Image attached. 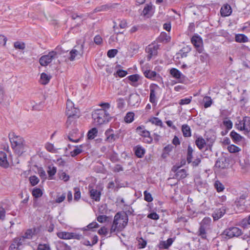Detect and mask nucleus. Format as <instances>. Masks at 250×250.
Masks as SVG:
<instances>
[{
    "mask_svg": "<svg viewBox=\"0 0 250 250\" xmlns=\"http://www.w3.org/2000/svg\"><path fill=\"white\" fill-rule=\"evenodd\" d=\"M118 53V50L116 49H110L107 51V55L110 58H112L114 57Z\"/></svg>",
    "mask_w": 250,
    "mask_h": 250,
    "instance_id": "55",
    "label": "nucleus"
},
{
    "mask_svg": "<svg viewBox=\"0 0 250 250\" xmlns=\"http://www.w3.org/2000/svg\"><path fill=\"white\" fill-rule=\"evenodd\" d=\"M98 130L94 127L89 130L87 133V138L89 140L93 139L97 135Z\"/></svg>",
    "mask_w": 250,
    "mask_h": 250,
    "instance_id": "40",
    "label": "nucleus"
},
{
    "mask_svg": "<svg viewBox=\"0 0 250 250\" xmlns=\"http://www.w3.org/2000/svg\"><path fill=\"white\" fill-rule=\"evenodd\" d=\"M144 199L145 201L148 202H150L153 200V198L152 197L151 194L150 193L148 192L146 190L144 191Z\"/></svg>",
    "mask_w": 250,
    "mask_h": 250,
    "instance_id": "54",
    "label": "nucleus"
},
{
    "mask_svg": "<svg viewBox=\"0 0 250 250\" xmlns=\"http://www.w3.org/2000/svg\"><path fill=\"white\" fill-rule=\"evenodd\" d=\"M149 121L153 124H154L157 126H160L161 127H164L162 121L157 117H153Z\"/></svg>",
    "mask_w": 250,
    "mask_h": 250,
    "instance_id": "44",
    "label": "nucleus"
},
{
    "mask_svg": "<svg viewBox=\"0 0 250 250\" xmlns=\"http://www.w3.org/2000/svg\"><path fill=\"white\" fill-rule=\"evenodd\" d=\"M235 40L237 42H246L248 41V38L244 34H237L235 35Z\"/></svg>",
    "mask_w": 250,
    "mask_h": 250,
    "instance_id": "35",
    "label": "nucleus"
},
{
    "mask_svg": "<svg viewBox=\"0 0 250 250\" xmlns=\"http://www.w3.org/2000/svg\"><path fill=\"white\" fill-rule=\"evenodd\" d=\"M109 159L110 161L113 163H115L119 161L118 154L115 152H114L112 155H110Z\"/></svg>",
    "mask_w": 250,
    "mask_h": 250,
    "instance_id": "58",
    "label": "nucleus"
},
{
    "mask_svg": "<svg viewBox=\"0 0 250 250\" xmlns=\"http://www.w3.org/2000/svg\"><path fill=\"white\" fill-rule=\"evenodd\" d=\"M147 217L153 220H157L159 219V216L155 212H153L148 214Z\"/></svg>",
    "mask_w": 250,
    "mask_h": 250,
    "instance_id": "59",
    "label": "nucleus"
},
{
    "mask_svg": "<svg viewBox=\"0 0 250 250\" xmlns=\"http://www.w3.org/2000/svg\"><path fill=\"white\" fill-rule=\"evenodd\" d=\"M51 77V76L48 75L45 73H42L41 75V83L44 85L47 84Z\"/></svg>",
    "mask_w": 250,
    "mask_h": 250,
    "instance_id": "33",
    "label": "nucleus"
},
{
    "mask_svg": "<svg viewBox=\"0 0 250 250\" xmlns=\"http://www.w3.org/2000/svg\"><path fill=\"white\" fill-rule=\"evenodd\" d=\"M9 166L6 153L2 151H0V166L3 168H7Z\"/></svg>",
    "mask_w": 250,
    "mask_h": 250,
    "instance_id": "17",
    "label": "nucleus"
},
{
    "mask_svg": "<svg viewBox=\"0 0 250 250\" xmlns=\"http://www.w3.org/2000/svg\"><path fill=\"white\" fill-rule=\"evenodd\" d=\"M66 115H71L72 114L80 115L79 109L74 107L73 103L70 100H68L66 104Z\"/></svg>",
    "mask_w": 250,
    "mask_h": 250,
    "instance_id": "12",
    "label": "nucleus"
},
{
    "mask_svg": "<svg viewBox=\"0 0 250 250\" xmlns=\"http://www.w3.org/2000/svg\"><path fill=\"white\" fill-rule=\"evenodd\" d=\"M56 172L57 168L55 167L49 166L47 170V172L49 176V179L50 180L52 179L53 176L56 174Z\"/></svg>",
    "mask_w": 250,
    "mask_h": 250,
    "instance_id": "38",
    "label": "nucleus"
},
{
    "mask_svg": "<svg viewBox=\"0 0 250 250\" xmlns=\"http://www.w3.org/2000/svg\"><path fill=\"white\" fill-rule=\"evenodd\" d=\"M14 47L16 49L23 50L25 47V43L22 42H16L14 43Z\"/></svg>",
    "mask_w": 250,
    "mask_h": 250,
    "instance_id": "53",
    "label": "nucleus"
},
{
    "mask_svg": "<svg viewBox=\"0 0 250 250\" xmlns=\"http://www.w3.org/2000/svg\"><path fill=\"white\" fill-rule=\"evenodd\" d=\"M242 234L241 229L237 227H230L225 229L220 234L223 240H227L234 237H238Z\"/></svg>",
    "mask_w": 250,
    "mask_h": 250,
    "instance_id": "4",
    "label": "nucleus"
},
{
    "mask_svg": "<svg viewBox=\"0 0 250 250\" xmlns=\"http://www.w3.org/2000/svg\"><path fill=\"white\" fill-rule=\"evenodd\" d=\"M84 146V145H81L80 146H75L76 148L70 152L71 156L72 157H75L83 152L84 150L83 149V148Z\"/></svg>",
    "mask_w": 250,
    "mask_h": 250,
    "instance_id": "26",
    "label": "nucleus"
},
{
    "mask_svg": "<svg viewBox=\"0 0 250 250\" xmlns=\"http://www.w3.org/2000/svg\"><path fill=\"white\" fill-rule=\"evenodd\" d=\"M29 180L30 184L32 186H35V185H37L40 181L39 179L35 175L30 176L29 177Z\"/></svg>",
    "mask_w": 250,
    "mask_h": 250,
    "instance_id": "47",
    "label": "nucleus"
},
{
    "mask_svg": "<svg viewBox=\"0 0 250 250\" xmlns=\"http://www.w3.org/2000/svg\"><path fill=\"white\" fill-rule=\"evenodd\" d=\"M99 227V224L96 222H93L88 224L85 228L83 229V230H91L95 231L94 229L98 228Z\"/></svg>",
    "mask_w": 250,
    "mask_h": 250,
    "instance_id": "37",
    "label": "nucleus"
},
{
    "mask_svg": "<svg viewBox=\"0 0 250 250\" xmlns=\"http://www.w3.org/2000/svg\"><path fill=\"white\" fill-rule=\"evenodd\" d=\"M191 42L199 53L202 52L203 50V42L202 38L199 36H193L191 39Z\"/></svg>",
    "mask_w": 250,
    "mask_h": 250,
    "instance_id": "10",
    "label": "nucleus"
},
{
    "mask_svg": "<svg viewBox=\"0 0 250 250\" xmlns=\"http://www.w3.org/2000/svg\"><path fill=\"white\" fill-rule=\"evenodd\" d=\"M248 194L247 193L242 194L239 197L237 198L235 202V205L240 209H245L246 199L248 197Z\"/></svg>",
    "mask_w": 250,
    "mask_h": 250,
    "instance_id": "11",
    "label": "nucleus"
},
{
    "mask_svg": "<svg viewBox=\"0 0 250 250\" xmlns=\"http://www.w3.org/2000/svg\"><path fill=\"white\" fill-rule=\"evenodd\" d=\"M195 143L200 150H202L206 146L205 140L201 136L196 138Z\"/></svg>",
    "mask_w": 250,
    "mask_h": 250,
    "instance_id": "25",
    "label": "nucleus"
},
{
    "mask_svg": "<svg viewBox=\"0 0 250 250\" xmlns=\"http://www.w3.org/2000/svg\"><path fill=\"white\" fill-rule=\"evenodd\" d=\"M89 193L90 198L96 202H99L101 199V191L96 188H91L89 186Z\"/></svg>",
    "mask_w": 250,
    "mask_h": 250,
    "instance_id": "14",
    "label": "nucleus"
},
{
    "mask_svg": "<svg viewBox=\"0 0 250 250\" xmlns=\"http://www.w3.org/2000/svg\"><path fill=\"white\" fill-rule=\"evenodd\" d=\"M117 107L119 108H122L125 105L124 100L123 98H119L117 100Z\"/></svg>",
    "mask_w": 250,
    "mask_h": 250,
    "instance_id": "62",
    "label": "nucleus"
},
{
    "mask_svg": "<svg viewBox=\"0 0 250 250\" xmlns=\"http://www.w3.org/2000/svg\"><path fill=\"white\" fill-rule=\"evenodd\" d=\"M57 250H71V247L62 241H58L57 244Z\"/></svg>",
    "mask_w": 250,
    "mask_h": 250,
    "instance_id": "32",
    "label": "nucleus"
},
{
    "mask_svg": "<svg viewBox=\"0 0 250 250\" xmlns=\"http://www.w3.org/2000/svg\"><path fill=\"white\" fill-rule=\"evenodd\" d=\"M139 100V95L137 94H131L129 95L128 103L133 105H135Z\"/></svg>",
    "mask_w": 250,
    "mask_h": 250,
    "instance_id": "30",
    "label": "nucleus"
},
{
    "mask_svg": "<svg viewBox=\"0 0 250 250\" xmlns=\"http://www.w3.org/2000/svg\"><path fill=\"white\" fill-rule=\"evenodd\" d=\"M226 209L227 208L224 206L216 209L212 213L213 220L216 221L221 218L226 213Z\"/></svg>",
    "mask_w": 250,
    "mask_h": 250,
    "instance_id": "16",
    "label": "nucleus"
},
{
    "mask_svg": "<svg viewBox=\"0 0 250 250\" xmlns=\"http://www.w3.org/2000/svg\"><path fill=\"white\" fill-rule=\"evenodd\" d=\"M74 200L78 201L81 198V192L80 188L76 187L74 188Z\"/></svg>",
    "mask_w": 250,
    "mask_h": 250,
    "instance_id": "51",
    "label": "nucleus"
},
{
    "mask_svg": "<svg viewBox=\"0 0 250 250\" xmlns=\"http://www.w3.org/2000/svg\"><path fill=\"white\" fill-rule=\"evenodd\" d=\"M9 138L12 147L17 155H21L25 151V145L22 138L16 136L15 133L12 132L9 134Z\"/></svg>",
    "mask_w": 250,
    "mask_h": 250,
    "instance_id": "2",
    "label": "nucleus"
},
{
    "mask_svg": "<svg viewBox=\"0 0 250 250\" xmlns=\"http://www.w3.org/2000/svg\"><path fill=\"white\" fill-rule=\"evenodd\" d=\"M66 195L65 193H62L61 195H58L56 199V202L57 203H61L65 199Z\"/></svg>",
    "mask_w": 250,
    "mask_h": 250,
    "instance_id": "60",
    "label": "nucleus"
},
{
    "mask_svg": "<svg viewBox=\"0 0 250 250\" xmlns=\"http://www.w3.org/2000/svg\"><path fill=\"white\" fill-rule=\"evenodd\" d=\"M170 74L175 79L178 80L179 81L181 79H184L185 76L177 69L172 68L170 70Z\"/></svg>",
    "mask_w": 250,
    "mask_h": 250,
    "instance_id": "19",
    "label": "nucleus"
},
{
    "mask_svg": "<svg viewBox=\"0 0 250 250\" xmlns=\"http://www.w3.org/2000/svg\"><path fill=\"white\" fill-rule=\"evenodd\" d=\"M220 13L222 17L229 16L232 13V9L230 6L228 4L223 5L221 8Z\"/></svg>",
    "mask_w": 250,
    "mask_h": 250,
    "instance_id": "20",
    "label": "nucleus"
},
{
    "mask_svg": "<svg viewBox=\"0 0 250 250\" xmlns=\"http://www.w3.org/2000/svg\"><path fill=\"white\" fill-rule=\"evenodd\" d=\"M37 250H50V248L49 246L46 244H40L38 246Z\"/></svg>",
    "mask_w": 250,
    "mask_h": 250,
    "instance_id": "64",
    "label": "nucleus"
},
{
    "mask_svg": "<svg viewBox=\"0 0 250 250\" xmlns=\"http://www.w3.org/2000/svg\"><path fill=\"white\" fill-rule=\"evenodd\" d=\"M128 80L131 82V83L130 84L134 87H137L138 86V84L136 83L137 82L139 79V75L138 74H133L127 77Z\"/></svg>",
    "mask_w": 250,
    "mask_h": 250,
    "instance_id": "29",
    "label": "nucleus"
},
{
    "mask_svg": "<svg viewBox=\"0 0 250 250\" xmlns=\"http://www.w3.org/2000/svg\"><path fill=\"white\" fill-rule=\"evenodd\" d=\"M92 117L95 123L98 125L107 123L111 119L109 113L104 109H99L95 110L92 114Z\"/></svg>",
    "mask_w": 250,
    "mask_h": 250,
    "instance_id": "3",
    "label": "nucleus"
},
{
    "mask_svg": "<svg viewBox=\"0 0 250 250\" xmlns=\"http://www.w3.org/2000/svg\"><path fill=\"white\" fill-rule=\"evenodd\" d=\"M57 236L62 239H71V232H59L57 233Z\"/></svg>",
    "mask_w": 250,
    "mask_h": 250,
    "instance_id": "36",
    "label": "nucleus"
},
{
    "mask_svg": "<svg viewBox=\"0 0 250 250\" xmlns=\"http://www.w3.org/2000/svg\"><path fill=\"white\" fill-rule=\"evenodd\" d=\"M181 129L183 136L185 137H189L191 136V129L188 125L185 124L182 125Z\"/></svg>",
    "mask_w": 250,
    "mask_h": 250,
    "instance_id": "28",
    "label": "nucleus"
},
{
    "mask_svg": "<svg viewBox=\"0 0 250 250\" xmlns=\"http://www.w3.org/2000/svg\"><path fill=\"white\" fill-rule=\"evenodd\" d=\"M209 220L208 219L204 218L200 223V226L197 232L198 235L200 236L203 239H207V229L208 224Z\"/></svg>",
    "mask_w": 250,
    "mask_h": 250,
    "instance_id": "6",
    "label": "nucleus"
},
{
    "mask_svg": "<svg viewBox=\"0 0 250 250\" xmlns=\"http://www.w3.org/2000/svg\"><path fill=\"white\" fill-rule=\"evenodd\" d=\"M128 216L124 213L119 212L114 217V220L110 228V234L122 231L126 227L128 222Z\"/></svg>",
    "mask_w": 250,
    "mask_h": 250,
    "instance_id": "1",
    "label": "nucleus"
},
{
    "mask_svg": "<svg viewBox=\"0 0 250 250\" xmlns=\"http://www.w3.org/2000/svg\"><path fill=\"white\" fill-rule=\"evenodd\" d=\"M84 43V42L83 43ZM83 44H81L80 46H75L74 48L73 49L69 52V57L68 60L70 61H73L77 55L82 56L83 54Z\"/></svg>",
    "mask_w": 250,
    "mask_h": 250,
    "instance_id": "8",
    "label": "nucleus"
},
{
    "mask_svg": "<svg viewBox=\"0 0 250 250\" xmlns=\"http://www.w3.org/2000/svg\"><path fill=\"white\" fill-rule=\"evenodd\" d=\"M78 131L77 129H72L69 133L67 136L69 140L72 142L78 143L80 140V138L78 137Z\"/></svg>",
    "mask_w": 250,
    "mask_h": 250,
    "instance_id": "18",
    "label": "nucleus"
},
{
    "mask_svg": "<svg viewBox=\"0 0 250 250\" xmlns=\"http://www.w3.org/2000/svg\"><path fill=\"white\" fill-rule=\"evenodd\" d=\"M134 152H135V155L138 158H142L143 157V156L144 155V154L145 153L146 150L143 147H142L138 145V146H137L134 148Z\"/></svg>",
    "mask_w": 250,
    "mask_h": 250,
    "instance_id": "27",
    "label": "nucleus"
},
{
    "mask_svg": "<svg viewBox=\"0 0 250 250\" xmlns=\"http://www.w3.org/2000/svg\"><path fill=\"white\" fill-rule=\"evenodd\" d=\"M68 116L67 120L66 122V125L67 128L72 124L75 123L76 120L78 118L80 115L72 114L71 115H66Z\"/></svg>",
    "mask_w": 250,
    "mask_h": 250,
    "instance_id": "21",
    "label": "nucleus"
},
{
    "mask_svg": "<svg viewBox=\"0 0 250 250\" xmlns=\"http://www.w3.org/2000/svg\"><path fill=\"white\" fill-rule=\"evenodd\" d=\"M158 87L157 84H151L150 86L149 101L152 103H155L156 101V93L154 87Z\"/></svg>",
    "mask_w": 250,
    "mask_h": 250,
    "instance_id": "23",
    "label": "nucleus"
},
{
    "mask_svg": "<svg viewBox=\"0 0 250 250\" xmlns=\"http://www.w3.org/2000/svg\"><path fill=\"white\" fill-rule=\"evenodd\" d=\"M118 3H107L106 4L100 5L99 6L96 7L94 10L93 12L94 13H97L100 12H105L109 10L114 9L116 7V6L118 5Z\"/></svg>",
    "mask_w": 250,
    "mask_h": 250,
    "instance_id": "13",
    "label": "nucleus"
},
{
    "mask_svg": "<svg viewBox=\"0 0 250 250\" xmlns=\"http://www.w3.org/2000/svg\"><path fill=\"white\" fill-rule=\"evenodd\" d=\"M58 57L57 52L52 51L49 52L48 54L42 56L39 60V62L42 66H45L51 62L53 60Z\"/></svg>",
    "mask_w": 250,
    "mask_h": 250,
    "instance_id": "5",
    "label": "nucleus"
},
{
    "mask_svg": "<svg viewBox=\"0 0 250 250\" xmlns=\"http://www.w3.org/2000/svg\"><path fill=\"white\" fill-rule=\"evenodd\" d=\"M230 136L235 143H237L241 141L243 138L242 136H241L240 134L234 130H232L230 132Z\"/></svg>",
    "mask_w": 250,
    "mask_h": 250,
    "instance_id": "31",
    "label": "nucleus"
},
{
    "mask_svg": "<svg viewBox=\"0 0 250 250\" xmlns=\"http://www.w3.org/2000/svg\"><path fill=\"white\" fill-rule=\"evenodd\" d=\"M108 217L106 215H99L97 217V220L100 223H104L107 221Z\"/></svg>",
    "mask_w": 250,
    "mask_h": 250,
    "instance_id": "63",
    "label": "nucleus"
},
{
    "mask_svg": "<svg viewBox=\"0 0 250 250\" xmlns=\"http://www.w3.org/2000/svg\"><path fill=\"white\" fill-rule=\"evenodd\" d=\"M206 101L205 102L204 106L205 108H208L211 106L212 104V100L209 97H205Z\"/></svg>",
    "mask_w": 250,
    "mask_h": 250,
    "instance_id": "57",
    "label": "nucleus"
},
{
    "mask_svg": "<svg viewBox=\"0 0 250 250\" xmlns=\"http://www.w3.org/2000/svg\"><path fill=\"white\" fill-rule=\"evenodd\" d=\"M176 179H183L187 176L186 171L184 169H180L175 174Z\"/></svg>",
    "mask_w": 250,
    "mask_h": 250,
    "instance_id": "41",
    "label": "nucleus"
},
{
    "mask_svg": "<svg viewBox=\"0 0 250 250\" xmlns=\"http://www.w3.org/2000/svg\"><path fill=\"white\" fill-rule=\"evenodd\" d=\"M207 141L208 142H209V143H208V144H206V151H209V152H211L212 151V144L214 142V139H211L210 138L209 140L208 138H207Z\"/></svg>",
    "mask_w": 250,
    "mask_h": 250,
    "instance_id": "56",
    "label": "nucleus"
},
{
    "mask_svg": "<svg viewBox=\"0 0 250 250\" xmlns=\"http://www.w3.org/2000/svg\"><path fill=\"white\" fill-rule=\"evenodd\" d=\"M243 129L247 133L250 132V117L245 116L243 118Z\"/></svg>",
    "mask_w": 250,
    "mask_h": 250,
    "instance_id": "24",
    "label": "nucleus"
},
{
    "mask_svg": "<svg viewBox=\"0 0 250 250\" xmlns=\"http://www.w3.org/2000/svg\"><path fill=\"white\" fill-rule=\"evenodd\" d=\"M152 9V6L149 4H146L143 11H142V14L144 15V16L146 17L147 18L149 17V12Z\"/></svg>",
    "mask_w": 250,
    "mask_h": 250,
    "instance_id": "45",
    "label": "nucleus"
},
{
    "mask_svg": "<svg viewBox=\"0 0 250 250\" xmlns=\"http://www.w3.org/2000/svg\"><path fill=\"white\" fill-rule=\"evenodd\" d=\"M32 194L35 198H38L41 197L43 193L42 190L40 188H35L33 189Z\"/></svg>",
    "mask_w": 250,
    "mask_h": 250,
    "instance_id": "43",
    "label": "nucleus"
},
{
    "mask_svg": "<svg viewBox=\"0 0 250 250\" xmlns=\"http://www.w3.org/2000/svg\"><path fill=\"white\" fill-rule=\"evenodd\" d=\"M229 159L225 157H222L218 159L215 163V167H216L225 169L229 166Z\"/></svg>",
    "mask_w": 250,
    "mask_h": 250,
    "instance_id": "15",
    "label": "nucleus"
},
{
    "mask_svg": "<svg viewBox=\"0 0 250 250\" xmlns=\"http://www.w3.org/2000/svg\"><path fill=\"white\" fill-rule=\"evenodd\" d=\"M134 113L132 112H128L125 117V121L127 123H130L134 120Z\"/></svg>",
    "mask_w": 250,
    "mask_h": 250,
    "instance_id": "42",
    "label": "nucleus"
},
{
    "mask_svg": "<svg viewBox=\"0 0 250 250\" xmlns=\"http://www.w3.org/2000/svg\"><path fill=\"white\" fill-rule=\"evenodd\" d=\"M144 75L147 79L153 80L156 77L157 74L155 71L146 70L144 72Z\"/></svg>",
    "mask_w": 250,
    "mask_h": 250,
    "instance_id": "34",
    "label": "nucleus"
},
{
    "mask_svg": "<svg viewBox=\"0 0 250 250\" xmlns=\"http://www.w3.org/2000/svg\"><path fill=\"white\" fill-rule=\"evenodd\" d=\"M174 239L168 238L167 241H161L159 244L160 249H167L172 245Z\"/></svg>",
    "mask_w": 250,
    "mask_h": 250,
    "instance_id": "22",
    "label": "nucleus"
},
{
    "mask_svg": "<svg viewBox=\"0 0 250 250\" xmlns=\"http://www.w3.org/2000/svg\"><path fill=\"white\" fill-rule=\"evenodd\" d=\"M127 74V72L125 70L119 69L117 70L116 72L114 74V75L117 77L119 76L120 78L125 77Z\"/></svg>",
    "mask_w": 250,
    "mask_h": 250,
    "instance_id": "48",
    "label": "nucleus"
},
{
    "mask_svg": "<svg viewBox=\"0 0 250 250\" xmlns=\"http://www.w3.org/2000/svg\"><path fill=\"white\" fill-rule=\"evenodd\" d=\"M193 149L192 147L188 145L187 150V161L188 164L191 163L192 159V153Z\"/></svg>",
    "mask_w": 250,
    "mask_h": 250,
    "instance_id": "39",
    "label": "nucleus"
},
{
    "mask_svg": "<svg viewBox=\"0 0 250 250\" xmlns=\"http://www.w3.org/2000/svg\"><path fill=\"white\" fill-rule=\"evenodd\" d=\"M58 175L59 176V178L62 180H63L65 182H67L69 180V176L64 172H59Z\"/></svg>",
    "mask_w": 250,
    "mask_h": 250,
    "instance_id": "46",
    "label": "nucleus"
},
{
    "mask_svg": "<svg viewBox=\"0 0 250 250\" xmlns=\"http://www.w3.org/2000/svg\"><path fill=\"white\" fill-rule=\"evenodd\" d=\"M105 141L112 143L119 138V133H115L114 130L111 128H109L105 132Z\"/></svg>",
    "mask_w": 250,
    "mask_h": 250,
    "instance_id": "7",
    "label": "nucleus"
},
{
    "mask_svg": "<svg viewBox=\"0 0 250 250\" xmlns=\"http://www.w3.org/2000/svg\"><path fill=\"white\" fill-rule=\"evenodd\" d=\"M94 42L97 45H100L103 42V39L100 35H96L94 38Z\"/></svg>",
    "mask_w": 250,
    "mask_h": 250,
    "instance_id": "61",
    "label": "nucleus"
},
{
    "mask_svg": "<svg viewBox=\"0 0 250 250\" xmlns=\"http://www.w3.org/2000/svg\"><path fill=\"white\" fill-rule=\"evenodd\" d=\"M158 45L149 44L146 48V51L148 54L147 56V61H150L152 57L155 56L157 55Z\"/></svg>",
    "mask_w": 250,
    "mask_h": 250,
    "instance_id": "9",
    "label": "nucleus"
},
{
    "mask_svg": "<svg viewBox=\"0 0 250 250\" xmlns=\"http://www.w3.org/2000/svg\"><path fill=\"white\" fill-rule=\"evenodd\" d=\"M214 187L218 192L222 191L224 189V187L223 185L218 181H216L215 182Z\"/></svg>",
    "mask_w": 250,
    "mask_h": 250,
    "instance_id": "50",
    "label": "nucleus"
},
{
    "mask_svg": "<svg viewBox=\"0 0 250 250\" xmlns=\"http://www.w3.org/2000/svg\"><path fill=\"white\" fill-rule=\"evenodd\" d=\"M223 124L226 127L227 130H230L232 127V122L230 120H224Z\"/></svg>",
    "mask_w": 250,
    "mask_h": 250,
    "instance_id": "52",
    "label": "nucleus"
},
{
    "mask_svg": "<svg viewBox=\"0 0 250 250\" xmlns=\"http://www.w3.org/2000/svg\"><path fill=\"white\" fill-rule=\"evenodd\" d=\"M228 149L230 153H236L240 151V148L238 146L231 145L228 146Z\"/></svg>",
    "mask_w": 250,
    "mask_h": 250,
    "instance_id": "49",
    "label": "nucleus"
}]
</instances>
